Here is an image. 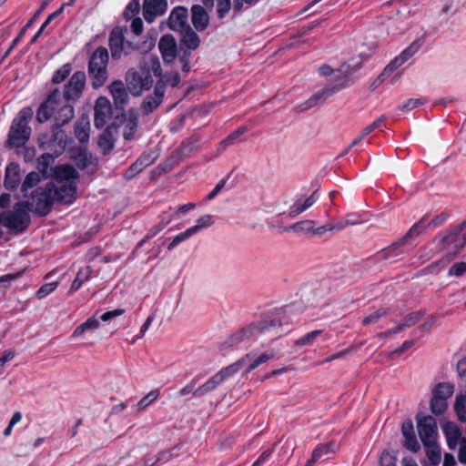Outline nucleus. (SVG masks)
Listing matches in <instances>:
<instances>
[{
	"instance_id": "1",
	"label": "nucleus",
	"mask_w": 466,
	"mask_h": 466,
	"mask_svg": "<svg viewBox=\"0 0 466 466\" xmlns=\"http://www.w3.org/2000/svg\"><path fill=\"white\" fill-rule=\"evenodd\" d=\"M295 318L289 314V309L276 312L258 323H253L242 329L238 330L229 338L230 345H237L251 337L260 334H268L279 337L289 332V326L295 322Z\"/></svg>"
},
{
	"instance_id": "2",
	"label": "nucleus",
	"mask_w": 466,
	"mask_h": 466,
	"mask_svg": "<svg viewBox=\"0 0 466 466\" xmlns=\"http://www.w3.org/2000/svg\"><path fill=\"white\" fill-rule=\"evenodd\" d=\"M362 64V60H358L352 64L344 63L336 72L329 66H322L319 68L322 76H333L332 87H324L315 93L309 100L305 102V108H310L322 104L328 97L338 92L339 90L350 86L352 81L350 76L356 72Z\"/></svg>"
},
{
	"instance_id": "3",
	"label": "nucleus",
	"mask_w": 466,
	"mask_h": 466,
	"mask_svg": "<svg viewBox=\"0 0 466 466\" xmlns=\"http://www.w3.org/2000/svg\"><path fill=\"white\" fill-rule=\"evenodd\" d=\"M55 182L48 183L52 187L55 202L70 205L76 198L77 171L71 166H58L54 170Z\"/></svg>"
},
{
	"instance_id": "4",
	"label": "nucleus",
	"mask_w": 466,
	"mask_h": 466,
	"mask_svg": "<svg viewBox=\"0 0 466 466\" xmlns=\"http://www.w3.org/2000/svg\"><path fill=\"white\" fill-rule=\"evenodd\" d=\"M32 116L33 110L30 107H25L14 118L8 132L7 144L9 147L19 148L29 140L31 128L28 124Z\"/></svg>"
},
{
	"instance_id": "5",
	"label": "nucleus",
	"mask_w": 466,
	"mask_h": 466,
	"mask_svg": "<svg viewBox=\"0 0 466 466\" xmlns=\"http://www.w3.org/2000/svg\"><path fill=\"white\" fill-rule=\"evenodd\" d=\"M107 62L108 52L105 47H98L91 56L88 72L92 77V86L95 88L103 86L107 79Z\"/></svg>"
},
{
	"instance_id": "6",
	"label": "nucleus",
	"mask_w": 466,
	"mask_h": 466,
	"mask_svg": "<svg viewBox=\"0 0 466 466\" xmlns=\"http://www.w3.org/2000/svg\"><path fill=\"white\" fill-rule=\"evenodd\" d=\"M55 203L52 187L46 184L44 187H38L32 192L31 198L25 202L27 208L40 215H46L50 212Z\"/></svg>"
},
{
	"instance_id": "7",
	"label": "nucleus",
	"mask_w": 466,
	"mask_h": 466,
	"mask_svg": "<svg viewBox=\"0 0 466 466\" xmlns=\"http://www.w3.org/2000/svg\"><path fill=\"white\" fill-rule=\"evenodd\" d=\"M28 210L25 202H19L12 211L3 214L1 221L9 229L23 231L29 224Z\"/></svg>"
},
{
	"instance_id": "8",
	"label": "nucleus",
	"mask_w": 466,
	"mask_h": 466,
	"mask_svg": "<svg viewBox=\"0 0 466 466\" xmlns=\"http://www.w3.org/2000/svg\"><path fill=\"white\" fill-rule=\"evenodd\" d=\"M417 50L418 46L415 44L410 45L403 50L400 55L395 57V59L385 67L381 74L382 79H389L391 84L397 82L403 72L402 66L417 52Z\"/></svg>"
},
{
	"instance_id": "9",
	"label": "nucleus",
	"mask_w": 466,
	"mask_h": 466,
	"mask_svg": "<svg viewBox=\"0 0 466 466\" xmlns=\"http://www.w3.org/2000/svg\"><path fill=\"white\" fill-rule=\"evenodd\" d=\"M454 388L451 384L441 382L432 389L431 400V410L435 415L442 414L448 408V400L453 394Z\"/></svg>"
},
{
	"instance_id": "10",
	"label": "nucleus",
	"mask_w": 466,
	"mask_h": 466,
	"mask_svg": "<svg viewBox=\"0 0 466 466\" xmlns=\"http://www.w3.org/2000/svg\"><path fill=\"white\" fill-rule=\"evenodd\" d=\"M281 356H283V352L280 349L276 348H272L262 352L251 351L242 358V360H245V373L250 372L252 370L271 360L279 359Z\"/></svg>"
},
{
	"instance_id": "11",
	"label": "nucleus",
	"mask_w": 466,
	"mask_h": 466,
	"mask_svg": "<svg viewBox=\"0 0 466 466\" xmlns=\"http://www.w3.org/2000/svg\"><path fill=\"white\" fill-rule=\"evenodd\" d=\"M319 198V194L317 190L309 195L298 193L294 196L289 210L284 211L283 214L289 218H293L311 208Z\"/></svg>"
},
{
	"instance_id": "12",
	"label": "nucleus",
	"mask_w": 466,
	"mask_h": 466,
	"mask_svg": "<svg viewBox=\"0 0 466 466\" xmlns=\"http://www.w3.org/2000/svg\"><path fill=\"white\" fill-rule=\"evenodd\" d=\"M127 83L129 91L134 96H140L144 90H148L153 85V79L148 71L131 72L127 74Z\"/></svg>"
},
{
	"instance_id": "13",
	"label": "nucleus",
	"mask_w": 466,
	"mask_h": 466,
	"mask_svg": "<svg viewBox=\"0 0 466 466\" xmlns=\"http://www.w3.org/2000/svg\"><path fill=\"white\" fill-rule=\"evenodd\" d=\"M417 428L423 445L438 442V427L433 417L428 415L418 418Z\"/></svg>"
},
{
	"instance_id": "14",
	"label": "nucleus",
	"mask_w": 466,
	"mask_h": 466,
	"mask_svg": "<svg viewBox=\"0 0 466 466\" xmlns=\"http://www.w3.org/2000/svg\"><path fill=\"white\" fill-rule=\"evenodd\" d=\"M109 47L112 57L116 59L129 54L134 49L130 42L125 41L124 30L120 27H116L111 31Z\"/></svg>"
},
{
	"instance_id": "15",
	"label": "nucleus",
	"mask_w": 466,
	"mask_h": 466,
	"mask_svg": "<svg viewBox=\"0 0 466 466\" xmlns=\"http://www.w3.org/2000/svg\"><path fill=\"white\" fill-rule=\"evenodd\" d=\"M61 101L60 93L57 90L52 92L47 99L41 104L37 110L36 119L38 122L43 123L47 121L59 106Z\"/></svg>"
},
{
	"instance_id": "16",
	"label": "nucleus",
	"mask_w": 466,
	"mask_h": 466,
	"mask_svg": "<svg viewBox=\"0 0 466 466\" xmlns=\"http://www.w3.org/2000/svg\"><path fill=\"white\" fill-rule=\"evenodd\" d=\"M441 248L449 255H455L466 244V234L461 230L450 233L443 237L441 240Z\"/></svg>"
},
{
	"instance_id": "17",
	"label": "nucleus",
	"mask_w": 466,
	"mask_h": 466,
	"mask_svg": "<svg viewBox=\"0 0 466 466\" xmlns=\"http://www.w3.org/2000/svg\"><path fill=\"white\" fill-rule=\"evenodd\" d=\"M112 106L110 101L105 97L100 96L96 99L95 105V126L98 128H102L111 118Z\"/></svg>"
},
{
	"instance_id": "18",
	"label": "nucleus",
	"mask_w": 466,
	"mask_h": 466,
	"mask_svg": "<svg viewBox=\"0 0 466 466\" xmlns=\"http://www.w3.org/2000/svg\"><path fill=\"white\" fill-rule=\"evenodd\" d=\"M167 9V0H144L143 15L147 23H152L156 17L164 15Z\"/></svg>"
},
{
	"instance_id": "19",
	"label": "nucleus",
	"mask_w": 466,
	"mask_h": 466,
	"mask_svg": "<svg viewBox=\"0 0 466 466\" xmlns=\"http://www.w3.org/2000/svg\"><path fill=\"white\" fill-rule=\"evenodd\" d=\"M86 83L84 72H76L70 78L65 88V97L67 100H75L82 93Z\"/></svg>"
},
{
	"instance_id": "20",
	"label": "nucleus",
	"mask_w": 466,
	"mask_h": 466,
	"mask_svg": "<svg viewBox=\"0 0 466 466\" xmlns=\"http://www.w3.org/2000/svg\"><path fill=\"white\" fill-rule=\"evenodd\" d=\"M188 12L184 6L175 7L168 17V26L171 30L180 32L189 27L187 24Z\"/></svg>"
},
{
	"instance_id": "21",
	"label": "nucleus",
	"mask_w": 466,
	"mask_h": 466,
	"mask_svg": "<svg viewBox=\"0 0 466 466\" xmlns=\"http://www.w3.org/2000/svg\"><path fill=\"white\" fill-rule=\"evenodd\" d=\"M74 116V108L71 105L65 104L59 109L57 112H56V126L53 128L52 134L54 137V140H59V144L62 142V137H61V131L58 129V127L67 123L70 121Z\"/></svg>"
},
{
	"instance_id": "22",
	"label": "nucleus",
	"mask_w": 466,
	"mask_h": 466,
	"mask_svg": "<svg viewBox=\"0 0 466 466\" xmlns=\"http://www.w3.org/2000/svg\"><path fill=\"white\" fill-rule=\"evenodd\" d=\"M158 48L165 62L171 63L177 54V46L174 37L170 35H163L158 43Z\"/></svg>"
},
{
	"instance_id": "23",
	"label": "nucleus",
	"mask_w": 466,
	"mask_h": 466,
	"mask_svg": "<svg viewBox=\"0 0 466 466\" xmlns=\"http://www.w3.org/2000/svg\"><path fill=\"white\" fill-rule=\"evenodd\" d=\"M165 93L163 85L157 84L155 86L154 94L147 96L141 104V109L145 114L153 112L162 102Z\"/></svg>"
},
{
	"instance_id": "24",
	"label": "nucleus",
	"mask_w": 466,
	"mask_h": 466,
	"mask_svg": "<svg viewBox=\"0 0 466 466\" xmlns=\"http://www.w3.org/2000/svg\"><path fill=\"white\" fill-rule=\"evenodd\" d=\"M442 431L446 437L447 445L451 450L456 449L461 441V432L457 424L446 422L442 425Z\"/></svg>"
},
{
	"instance_id": "25",
	"label": "nucleus",
	"mask_w": 466,
	"mask_h": 466,
	"mask_svg": "<svg viewBox=\"0 0 466 466\" xmlns=\"http://www.w3.org/2000/svg\"><path fill=\"white\" fill-rule=\"evenodd\" d=\"M20 181V167L16 163H10L5 167V187L13 189L17 187Z\"/></svg>"
},
{
	"instance_id": "26",
	"label": "nucleus",
	"mask_w": 466,
	"mask_h": 466,
	"mask_svg": "<svg viewBox=\"0 0 466 466\" xmlns=\"http://www.w3.org/2000/svg\"><path fill=\"white\" fill-rule=\"evenodd\" d=\"M108 89L116 106H122L127 102L128 94L123 82L114 81Z\"/></svg>"
},
{
	"instance_id": "27",
	"label": "nucleus",
	"mask_w": 466,
	"mask_h": 466,
	"mask_svg": "<svg viewBox=\"0 0 466 466\" xmlns=\"http://www.w3.org/2000/svg\"><path fill=\"white\" fill-rule=\"evenodd\" d=\"M123 137L126 140H131L134 137L137 127V117L135 112L129 111L120 126Z\"/></svg>"
},
{
	"instance_id": "28",
	"label": "nucleus",
	"mask_w": 466,
	"mask_h": 466,
	"mask_svg": "<svg viewBox=\"0 0 466 466\" xmlns=\"http://www.w3.org/2000/svg\"><path fill=\"white\" fill-rule=\"evenodd\" d=\"M401 431L405 438V447L413 452L418 451L420 450V444L414 434L412 423H403Z\"/></svg>"
},
{
	"instance_id": "29",
	"label": "nucleus",
	"mask_w": 466,
	"mask_h": 466,
	"mask_svg": "<svg viewBox=\"0 0 466 466\" xmlns=\"http://www.w3.org/2000/svg\"><path fill=\"white\" fill-rule=\"evenodd\" d=\"M208 15L200 5L192 7V23L197 30H204L208 24Z\"/></svg>"
},
{
	"instance_id": "30",
	"label": "nucleus",
	"mask_w": 466,
	"mask_h": 466,
	"mask_svg": "<svg viewBox=\"0 0 466 466\" xmlns=\"http://www.w3.org/2000/svg\"><path fill=\"white\" fill-rule=\"evenodd\" d=\"M92 273H93V269L90 266H85V267L79 268L75 279L73 280V282L71 284L69 292L72 294V293H75L76 291H77L82 287V285L84 283H86V281H88L90 279V278L92 277Z\"/></svg>"
},
{
	"instance_id": "31",
	"label": "nucleus",
	"mask_w": 466,
	"mask_h": 466,
	"mask_svg": "<svg viewBox=\"0 0 466 466\" xmlns=\"http://www.w3.org/2000/svg\"><path fill=\"white\" fill-rule=\"evenodd\" d=\"M286 231H294L299 234H313L318 235V228H315V222L310 219L301 220L294 223L286 228Z\"/></svg>"
},
{
	"instance_id": "32",
	"label": "nucleus",
	"mask_w": 466,
	"mask_h": 466,
	"mask_svg": "<svg viewBox=\"0 0 466 466\" xmlns=\"http://www.w3.org/2000/svg\"><path fill=\"white\" fill-rule=\"evenodd\" d=\"M357 223V220H351L348 218L345 219H340L336 223H329L324 226L319 227L317 232L319 233V236H321L327 231H339L350 225H355Z\"/></svg>"
},
{
	"instance_id": "33",
	"label": "nucleus",
	"mask_w": 466,
	"mask_h": 466,
	"mask_svg": "<svg viewBox=\"0 0 466 466\" xmlns=\"http://www.w3.org/2000/svg\"><path fill=\"white\" fill-rule=\"evenodd\" d=\"M100 323L97 318L90 317L81 325H79L72 333L73 338H78L85 332L94 331L99 327Z\"/></svg>"
},
{
	"instance_id": "34",
	"label": "nucleus",
	"mask_w": 466,
	"mask_h": 466,
	"mask_svg": "<svg viewBox=\"0 0 466 466\" xmlns=\"http://www.w3.org/2000/svg\"><path fill=\"white\" fill-rule=\"evenodd\" d=\"M221 382L220 375L215 374L208 380H207L203 385L199 386L194 391L195 397H201L211 390H215Z\"/></svg>"
},
{
	"instance_id": "35",
	"label": "nucleus",
	"mask_w": 466,
	"mask_h": 466,
	"mask_svg": "<svg viewBox=\"0 0 466 466\" xmlns=\"http://www.w3.org/2000/svg\"><path fill=\"white\" fill-rule=\"evenodd\" d=\"M182 35L181 42L189 49H196L199 46L198 35L190 28L179 32Z\"/></svg>"
},
{
	"instance_id": "36",
	"label": "nucleus",
	"mask_w": 466,
	"mask_h": 466,
	"mask_svg": "<svg viewBox=\"0 0 466 466\" xmlns=\"http://www.w3.org/2000/svg\"><path fill=\"white\" fill-rule=\"evenodd\" d=\"M424 447L426 449V456L429 461L431 463V465L437 466L440 463L441 458V448L438 442L427 444L424 445Z\"/></svg>"
},
{
	"instance_id": "37",
	"label": "nucleus",
	"mask_w": 466,
	"mask_h": 466,
	"mask_svg": "<svg viewBox=\"0 0 466 466\" xmlns=\"http://www.w3.org/2000/svg\"><path fill=\"white\" fill-rule=\"evenodd\" d=\"M243 367H245V360H238V361L228 365L225 369L221 370L219 372L216 373L217 375H220L221 382L229 377L233 376L235 373L239 371Z\"/></svg>"
},
{
	"instance_id": "38",
	"label": "nucleus",
	"mask_w": 466,
	"mask_h": 466,
	"mask_svg": "<svg viewBox=\"0 0 466 466\" xmlns=\"http://www.w3.org/2000/svg\"><path fill=\"white\" fill-rule=\"evenodd\" d=\"M41 179L42 176L40 173L35 171L28 173L21 187L24 197H26L27 191L33 187L36 186L41 181Z\"/></svg>"
},
{
	"instance_id": "39",
	"label": "nucleus",
	"mask_w": 466,
	"mask_h": 466,
	"mask_svg": "<svg viewBox=\"0 0 466 466\" xmlns=\"http://www.w3.org/2000/svg\"><path fill=\"white\" fill-rule=\"evenodd\" d=\"M150 164V161L146 156L140 157L126 172L125 177L127 179L132 178L137 174L140 173L147 166Z\"/></svg>"
},
{
	"instance_id": "40",
	"label": "nucleus",
	"mask_w": 466,
	"mask_h": 466,
	"mask_svg": "<svg viewBox=\"0 0 466 466\" xmlns=\"http://www.w3.org/2000/svg\"><path fill=\"white\" fill-rule=\"evenodd\" d=\"M112 127H107L99 137L98 145L105 152H108L114 147V137L112 136Z\"/></svg>"
},
{
	"instance_id": "41",
	"label": "nucleus",
	"mask_w": 466,
	"mask_h": 466,
	"mask_svg": "<svg viewBox=\"0 0 466 466\" xmlns=\"http://www.w3.org/2000/svg\"><path fill=\"white\" fill-rule=\"evenodd\" d=\"M322 330L316 329L305 334L300 339H297L295 345L298 347L301 346H312L315 344L316 340L321 336Z\"/></svg>"
},
{
	"instance_id": "42",
	"label": "nucleus",
	"mask_w": 466,
	"mask_h": 466,
	"mask_svg": "<svg viewBox=\"0 0 466 466\" xmlns=\"http://www.w3.org/2000/svg\"><path fill=\"white\" fill-rule=\"evenodd\" d=\"M213 217L211 215H204L196 220V224L190 227V230L194 235L198 234L200 230L209 228L213 224Z\"/></svg>"
},
{
	"instance_id": "43",
	"label": "nucleus",
	"mask_w": 466,
	"mask_h": 466,
	"mask_svg": "<svg viewBox=\"0 0 466 466\" xmlns=\"http://www.w3.org/2000/svg\"><path fill=\"white\" fill-rule=\"evenodd\" d=\"M90 126L87 121H80L76 124L75 133L78 140L82 143L86 142L89 138Z\"/></svg>"
},
{
	"instance_id": "44",
	"label": "nucleus",
	"mask_w": 466,
	"mask_h": 466,
	"mask_svg": "<svg viewBox=\"0 0 466 466\" xmlns=\"http://www.w3.org/2000/svg\"><path fill=\"white\" fill-rule=\"evenodd\" d=\"M423 229H424V226H423L422 222H420V223H418V224H415V225H414V226H413V227L409 230V232H408V233H407V235L405 236V238H404V239L402 240V242H400V243H397V244L393 245L392 247H390V248H388V249L386 250V254L388 255V254H390L392 250H395V249H397V248H400V247L403 245L404 241H405L408 238L412 237V236H415V235H419V234H420V233L422 232V230H423Z\"/></svg>"
},
{
	"instance_id": "45",
	"label": "nucleus",
	"mask_w": 466,
	"mask_h": 466,
	"mask_svg": "<svg viewBox=\"0 0 466 466\" xmlns=\"http://www.w3.org/2000/svg\"><path fill=\"white\" fill-rule=\"evenodd\" d=\"M194 234L192 233V231L190 230V228H187L185 231L183 232H180L178 233L177 235H176L172 240L170 241V243L168 244L167 246V249L170 251L172 249H174L176 247H177L179 244H181L182 242L189 239L191 237H193Z\"/></svg>"
},
{
	"instance_id": "46",
	"label": "nucleus",
	"mask_w": 466,
	"mask_h": 466,
	"mask_svg": "<svg viewBox=\"0 0 466 466\" xmlns=\"http://www.w3.org/2000/svg\"><path fill=\"white\" fill-rule=\"evenodd\" d=\"M455 410L461 421H466V393L456 398Z\"/></svg>"
},
{
	"instance_id": "47",
	"label": "nucleus",
	"mask_w": 466,
	"mask_h": 466,
	"mask_svg": "<svg viewBox=\"0 0 466 466\" xmlns=\"http://www.w3.org/2000/svg\"><path fill=\"white\" fill-rule=\"evenodd\" d=\"M329 451V445L323 444L318 446L312 452L311 459L308 461L305 466H312L314 462L322 458L323 455Z\"/></svg>"
},
{
	"instance_id": "48",
	"label": "nucleus",
	"mask_w": 466,
	"mask_h": 466,
	"mask_svg": "<svg viewBox=\"0 0 466 466\" xmlns=\"http://www.w3.org/2000/svg\"><path fill=\"white\" fill-rule=\"evenodd\" d=\"M246 130H247V128L245 127H241L238 128L237 130L232 132L226 139H224L220 143V147L224 149L228 146H230V145L238 142V137L241 135H243L246 132Z\"/></svg>"
},
{
	"instance_id": "49",
	"label": "nucleus",
	"mask_w": 466,
	"mask_h": 466,
	"mask_svg": "<svg viewBox=\"0 0 466 466\" xmlns=\"http://www.w3.org/2000/svg\"><path fill=\"white\" fill-rule=\"evenodd\" d=\"M159 396V391L157 390H151L145 397L137 402V409L142 410L155 401Z\"/></svg>"
},
{
	"instance_id": "50",
	"label": "nucleus",
	"mask_w": 466,
	"mask_h": 466,
	"mask_svg": "<svg viewBox=\"0 0 466 466\" xmlns=\"http://www.w3.org/2000/svg\"><path fill=\"white\" fill-rule=\"evenodd\" d=\"M140 10V4L138 0H132L126 7L124 15L127 20L134 18Z\"/></svg>"
},
{
	"instance_id": "51",
	"label": "nucleus",
	"mask_w": 466,
	"mask_h": 466,
	"mask_svg": "<svg viewBox=\"0 0 466 466\" xmlns=\"http://www.w3.org/2000/svg\"><path fill=\"white\" fill-rule=\"evenodd\" d=\"M70 72H71L70 66L67 64L64 65L63 66H61L59 69H57L55 72V74L52 77L53 82L56 84H59V83L63 82L70 75Z\"/></svg>"
},
{
	"instance_id": "52",
	"label": "nucleus",
	"mask_w": 466,
	"mask_h": 466,
	"mask_svg": "<svg viewBox=\"0 0 466 466\" xmlns=\"http://www.w3.org/2000/svg\"><path fill=\"white\" fill-rule=\"evenodd\" d=\"M58 286L57 281L49 282L44 284L36 292V297L39 299L46 298L47 295L52 293Z\"/></svg>"
},
{
	"instance_id": "53",
	"label": "nucleus",
	"mask_w": 466,
	"mask_h": 466,
	"mask_svg": "<svg viewBox=\"0 0 466 466\" xmlns=\"http://www.w3.org/2000/svg\"><path fill=\"white\" fill-rule=\"evenodd\" d=\"M386 314H387L386 309H380L376 310L375 312H373V313L368 315L367 317H365L363 319L362 323L364 325H370V324L375 323L380 319H381L383 316H385Z\"/></svg>"
},
{
	"instance_id": "54",
	"label": "nucleus",
	"mask_w": 466,
	"mask_h": 466,
	"mask_svg": "<svg viewBox=\"0 0 466 466\" xmlns=\"http://www.w3.org/2000/svg\"><path fill=\"white\" fill-rule=\"evenodd\" d=\"M218 6V15L220 18L224 17L230 10V0H216Z\"/></svg>"
},
{
	"instance_id": "55",
	"label": "nucleus",
	"mask_w": 466,
	"mask_h": 466,
	"mask_svg": "<svg viewBox=\"0 0 466 466\" xmlns=\"http://www.w3.org/2000/svg\"><path fill=\"white\" fill-rule=\"evenodd\" d=\"M164 228L159 223L151 228L144 238L138 243V247H142L147 240L157 235Z\"/></svg>"
},
{
	"instance_id": "56",
	"label": "nucleus",
	"mask_w": 466,
	"mask_h": 466,
	"mask_svg": "<svg viewBox=\"0 0 466 466\" xmlns=\"http://www.w3.org/2000/svg\"><path fill=\"white\" fill-rule=\"evenodd\" d=\"M164 228L159 223L151 228L144 238L138 243V247H142L147 240L157 235Z\"/></svg>"
},
{
	"instance_id": "57",
	"label": "nucleus",
	"mask_w": 466,
	"mask_h": 466,
	"mask_svg": "<svg viewBox=\"0 0 466 466\" xmlns=\"http://www.w3.org/2000/svg\"><path fill=\"white\" fill-rule=\"evenodd\" d=\"M380 466H396V459L388 451L381 453L380 458Z\"/></svg>"
},
{
	"instance_id": "58",
	"label": "nucleus",
	"mask_w": 466,
	"mask_h": 466,
	"mask_svg": "<svg viewBox=\"0 0 466 466\" xmlns=\"http://www.w3.org/2000/svg\"><path fill=\"white\" fill-rule=\"evenodd\" d=\"M465 272H466V263L465 262L455 263L454 265H452L451 267V268L449 270V274L453 275V276H461Z\"/></svg>"
},
{
	"instance_id": "59",
	"label": "nucleus",
	"mask_w": 466,
	"mask_h": 466,
	"mask_svg": "<svg viewBox=\"0 0 466 466\" xmlns=\"http://www.w3.org/2000/svg\"><path fill=\"white\" fill-rule=\"evenodd\" d=\"M421 104L422 101L420 98H410L400 106V109L402 111H410L412 110L413 108H416Z\"/></svg>"
},
{
	"instance_id": "60",
	"label": "nucleus",
	"mask_w": 466,
	"mask_h": 466,
	"mask_svg": "<svg viewBox=\"0 0 466 466\" xmlns=\"http://www.w3.org/2000/svg\"><path fill=\"white\" fill-rule=\"evenodd\" d=\"M124 313H125V309H116L106 311V312L103 313L101 315L100 319L103 321H108V320H110L113 318H116V317L123 315Z\"/></svg>"
},
{
	"instance_id": "61",
	"label": "nucleus",
	"mask_w": 466,
	"mask_h": 466,
	"mask_svg": "<svg viewBox=\"0 0 466 466\" xmlns=\"http://www.w3.org/2000/svg\"><path fill=\"white\" fill-rule=\"evenodd\" d=\"M131 20L132 21H131L130 27H131L132 32L137 35H140L143 31V22H142L141 18L134 17Z\"/></svg>"
},
{
	"instance_id": "62",
	"label": "nucleus",
	"mask_w": 466,
	"mask_h": 466,
	"mask_svg": "<svg viewBox=\"0 0 466 466\" xmlns=\"http://www.w3.org/2000/svg\"><path fill=\"white\" fill-rule=\"evenodd\" d=\"M420 319V313H411L404 319L402 323H400V326H403V329L406 327H410L415 324Z\"/></svg>"
},
{
	"instance_id": "63",
	"label": "nucleus",
	"mask_w": 466,
	"mask_h": 466,
	"mask_svg": "<svg viewBox=\"0 0 466 466\" xmlns=\"http://www.w3.org/2000/svg\"><path fill=\"white\" fill-rule=\"evenodd\" d=\"M374 128L371 127V125L366 127L360 133V135L356 137L351 144L350 145V147H352L353 146L358 145L360 142H361L368 135H370Z\"/></svg>"
},
{
	"instance_id": "64",
	"label": "nucleus",
	"mask_w": 466,
	"mask_h": 466,
	"mask_svg": "<svg viewBox=\"0 0 466 466\" xmlns=\"http://www.w3.org/2000/svg\"><path fill=\"white\" fill-rule=\"evenodd\" d=\"M459 461L461 463H466V439L463 438L460 443L459 449Z\"/></svg>"
}]
</instances>
